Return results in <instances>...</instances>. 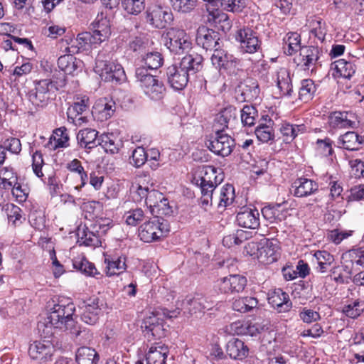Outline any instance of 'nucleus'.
<instances>
[{
    "label": "nucleus",
    "instance_id": "2f4dec72",
    "mask_svg": "<svg viewBox=\"0 0 364 364\" xmlns=\"http://www.w3.org/2000/svg\"><path fill=\"white\" fill-rule=\"evenodd\" d=\"M168 353V347L162 343L151 346L146 356L147 364H164Z\"/></svg>",
    "mask_w": 364,
    "mask_h": 364
},
{
    "label": "nucleus",
    "instance_id": "603ef678",
    "mask_svg": "<svg viewBox=\"0 0 364 364\" xmlns=\"http://www.w3.org/2000/svg\"><path fill=\"white\" fill-rule=\"evenodd\" d=\"M314 257L318 263V272L322 273L326 272L334 261L333 256L325 250L316 252Z\"/></svg>",
    "mask_w": 364,
    "mask_h": 364
},
{
    "label": "nucleus",
    "instance_id": "7ed1b4c3",
    "mask_svg": "<svg viewBox=\"0 0 364 364\" xmlns=\"http://www.w3.org/2000/svg\"><path fill=\"white\" fill-rule=\"evenodd\" d=\"M104 52L98 53L95 60V72L102 80L111 82H120L126 79L125 72L120 64L111 61Z\"/></svg>",
    "mask_w": 364,
    "mask_h": 364
},
{
    "label": "nucleus",
    "instance_id": "6e6552de",
    "mask_svg": "<svg viewBox=\"0 0 364 364\" xmlns=\"http://www.w3.org/2000/svg\"><path fill=\"white\" fill-rule=\"evenodd\" d=\"M176 308L175 309H162V314L168 318H176L181 310L184 309L185 313L193 314L197 312H201L205 309H209L208 302L203 296H196L192 299H187L186 301H176Z\"/></svg>",
    "mask_w": 364,
    "mask_h": 364
},
{
    "label": "nucleus",
    "instance_id": "79ce46f5",
    "mask_svg": "<svg viewBox=\"0 0 364 364\" xmlns=\"http://www.w3.org/2000/svg\"><path fill=\"white\" fill-rule=\"evenodd\" d=\"M235 198V188L230 184H225L220 188L219 194L217 196L218 205L219 208H226L230 205Z\"/></svg>",
    "mask_w": 364,
    "mask_h": 364
},
{
    "label": "nucleus",
    "instance_id": "58836bf2",
    "mask_svg": "<svg viewBox=\"0 0 364 364\" xmlns=\"http://www.w3.org/2000/svg\"><path fill=\"white\" fill-rule=\"evenodd\" d=\"M98 360V354L92 348L82 346L76 352V361L78 364H96Z\"/></svg>",
    "mask_w": 364,
    "mask_h": 364
},
{
    "label": "nucleus",
    "instance_id": "39448f33",
    "mask_svg": "<svg viewBox=\"0 0 364 364\" xmlns=\"http://www.w3.org/2000/svg\"><path fill=\"white\" fill-rule=\"evenodd\" d=\"M165 46L174 54H183L191 50L192 43L189 36L183 29L168 28L163 35Z\"/></svg>",
    "mask_w": 364,
    "mask_h": 364
},
{
    "label": "nucleus",
    "instance_id": "338daca9",
    "mask_svg": "<svg viewBox=\"0 0 364 364\" xmlns=\"http://www.w3.org/2000/svg\"><path fill=\"white\" fill-rule=\"evenodd\" d=\"M151 213L153 215H156V217L161 218L162 215H170L172 213V209L168 204V200L164 196V199L158 203Z\"/></svg>",
    "mask_w": 364,
    "mask_h": 364
},
{
    "label": "nucleus",
    "instance_id": "ea45409f",
    "mask_svg": "<svg viewBox=\"0 0 364 364\" xmlns=\"http://www.w3.org/2000/svg\"><path fill=\"white\" fill-rule=\"evenodd\" d=\"M232 55L225 50L216 48L214 49L210 60L213 65L217 69H227L230 63L232 62Z\"/></svg>",
    "mask_w": 364,
    "mask_h": 364
},
{
    "label": "nucleus",
    "instance_id": "ddd939ff",
    "mask_svg": "<svg viewBox=\"0 0 364 364\" xmlns=\"http://www.w3.org/2000/svg\"><path fill=\"white\" fill-rule=\"evenodd\" d=\"M99 298L93 296L82 301L80 304V319L88 325H95L99 320L101 309Z\"/></svg>",
    "mask_w": 364,
    "mask_h": 364
},
{
    "label": "nucleus",
    "instance_id": "5fc2aeb1",
    "mask_svg": "<svg viewBox=\"0 0 364 364\" xmlns=\"http://www.w3.org/2000/svg\"><path fill=\"white\" fill-rule=\"evenodd\" d=\"M240 118L243 126L252 127L257 117V110L252 105H245L240 111Z\"/></svg>",
    "mask_w": 364,
    "mask_h": 364
},
{
    "label": "nucleus",
    "instance_id": "69168bd1",
    "mask_svg": "<svg viewBox=\"0 0 364 364\" xmlns=\"http://www.w3.org/2000/svg\"><path fill=\"white\" fill-rule=\"evenodd\" d=\"M311 33L317 38L320 41H323L326 34V24L321 19L314 20L311 23Z\"/></svg>",
    "mask_w": 364,
    "mask_h": 364
},
{
    "label": "nucleus",
    "instance_id": "e433bc0d",
    "mask_svg": "<svg viewBox=\"0 0 364 364\" xmlns=\"http://www.w3.org/2000/svg\"><path fill=\"white\" fill-rule=\"evenodd\" d=\"M352 114L348 112H334L329 116V124L334 128L351 127L355 122L350 118Z\"/></svg>",
    "mask_w": 364,
    "mask_h": 364
},
{
    "label": "nucleus",
    "instance_id": "393cba45",
    "mask_svg": "<svg viewBox=\"0 0 364 364\" xmlns=\"http://www.w3.org/2000/svg\"><path fill=\"white\" fill-rule=\"evenodd\" d=\"M318 190V183L314 180L306 178H299L292 184L293 194L296 197H307L315 193Z\"/></svg>",
    "mask_w": 364,
    "mask_h": 364
},
{
    "label": "nucleus",
    "instance_id": "a211bd4d",
    "mask_svg": "<svg viewBox=\"0 0 364 364\" xmlns=\"http://www.w3.org/2000/svg\"><path fill=\"white\" fill-rule=\"evenodd\" d=\"M219 40L218 33L213 29L200 26L197 30L196 43L206 50L216 48L219 46Z\"/></svg>",
    "mask_w": 364,
    "mask_h": 364
},
{
    "label": "nucleus",
    "instance_id": "f03ea898",
    "mask_svg": "<svg viewBox=\"0 0 364 364\" xmlns=\"http://www.w3.org/2000/svg\"><path fill=\"white\" fill-rule=\"evenodd\" d=\"M223 178L221 169L213 166H203L193 177V182L200 189V203L205 210L213 205V191Z\"/></svg>",
    "mask_w": 364,
    "mask_h": 364
},
{
    "label": "nucleus",
    "instance_id": "6ab92c4d",
    "mask_svg": "<svg viewBox=\"0 0 364 364\" xmlns=\"http://www.w3.org/2000/svg\"><path fill=\"white\" fill-rule=\"evenodd\" d=\"M90 30L97 42L100 44L108 39L111 34L109 20L103 14H98L90 25Z\"/></svg>",
    "mask_w": 364,
    "mask_h": 364
},
{
    "label": "nucleus",
    "instance_id": "a18cd8bd",
    "mask_svg": "<svg viewBox=\"0 0 364 364\" xmlns=\"http://www.w3.org/2000/svg\"><path fill=\"white\" fill-rule=\"evenodd\" d=\"M332 65H333L337 74L344 78H350L355 73V65L350 61L345 59H339L336 60Z\"/></svg>",
    "mask_w": 364,
    "mask_h": 364
},
{
    "label": "nucleus",
    "instance_id": "4c0bfd02",
    "mask_svg": "<svg viewBox=\"0 0 364 364\" xmlns=\"http://www.w3.org/2000/svg\"><path fill=\"white\" fill-rule=\"evenodd\" d=\"M236 109L233 107H228L223 109L215 117V127L220 126V129L228 128L236 119Z\"/></svg>",
    "mask_w": 364,
    "mask_h": 364
},
{
    "label": "nucleus",
    "instance_id": "cd10ccee",
    "mask_svg": "<svg viewBox=\"0 0 364 364\" xmlns=\"http://www.w3.org/2000/svg\"><path fill=\"white\" fill-rule=\"evenodd\" d=\"M338 144L346 150L357 151L364 144V136L355 132H347L338 138Z\"/></svg>",
    "mask_w": 364,
    "mask_h": 364
},
{
    "label": "nucleus",
    "instance_id": "a878e982",
    "mask_svg": "<svg viewBox=\"0 0 364 364\" xmlns=\"http://www.w3.org/2000/svg\"><path fill=\"white\" fill-rule=\"evenodd\" d=\"M319 58V50L317 47L306 46L300 49L298 65L304 70H314V66Z\"/></svg>",
    "mask_w": 364,
    "mask_h": 364
},
{
    "label": "nucleus",
    "instance_id": "7c9ffc66",
    "mask_svg": "<svg viewBox=\"0 0 364 364\" xmlns=\"http://www.w3.org/2000/svg\"><path fill=\"white\" fill-rule=\"evenodd\" d=\"M203 58L201 55L193 53L184 56L178 65L185 70L186 73L195 74L200 71L203 68Z\"/></svg>",
    "mask_w": 364,
    "mask_h": 364
},
{
    "label": "nucleus",
    "instance_id": "09e8293b",
    "mask_svg": "<svg viewBox=\"0 0 364 364\" xmlns=\"http://www.w3.org/2000/svg\"><path fill=\"white\" fill-rule=\"evenodd\" d=\"M316 92V85L311 79L303 80L299 88V99L304 102H308L313 98Z\"/></svg>",
    "mask_w": 364,
    "mask_h": 364
},
{
    "label": "nucleus",
    "instance_id": "f8f14e48",
    "mask_svg": "<svg viewBox=\"0 0 364 364\" xmlns=\"http://www.w3.org/2000/svg\"><path fill=\"white\" fill-rule=\"evenodd\" d=\"M55 353V347L49 341H36L30 344L28 355L32 360L40 363L51 360Z\"/></svg>",
    "mask_w": 364,
    "mask_h": 364
},
{
    "label": "nucleus",
    "instance_id": "4d7b16f0",
    "mask_svg": "<svg viewBox=\"0 0 364 364\" xmlns=\"http://www.w3.org/2000/svg\"><path fill=\"white\" fill-rule=\"evenodd\" d=\"M284 41L285 45L288 47L286 53L289 55L301 48L300 36L297 33H289Z\"/></svg>",
    "mask_w": 364,
    "mask_h": 364
},
{
    "label": "nucleus",
    "instance_id": "c756f323",
    "mask_svg": "<svg viewBox=\"0 0 364 364\" xmlns=\"http://www.w3.org/2000/svg\"><path fill=\"white\" fill-rule=\"evenodd\" d=\"M98 132L93 129H84L78 132L77 140L81 148L91 149L98 146Z\"/></svg>",
    "mask_w": 364,
    "mask_h": 364
},
{
    "label": "nucleus",
    "instance_id": "f704fd0d",
    "mask_svg": "<svg viewBox=\"0 0 364 364\" xmlns=\"http://www.w3.org/2000/svg\"><path fill=\"white\" fill-rule=\"evenodd\" d=\"M69 136L65 127L56 129L50 137L46 146L50 150H56L68 146Z\"/></svg>",
    "mask_w": 364,
    "mask_h": 364
},
{
    "label": "nucleus",
    "instance_id": "c03bdc74",
    "mask_svg": "<svg viewBox=\"0 0 364 364\" xmlns=\"http://www.w3.org/2000/svg\"><path fill=\"white\" fill-rule=\"evenodd\" d=\"M232 328L237 335L256 336L260 332L257 324L250 322L237 321L232 324Z\"/></svg>",
    "mask_w": 364,
    "mask_h": 364
},
{
    "label": "nucleus",
    "instance_id": "72a5a7b5",
    "mask_svg": "<svg viewBox=\"0 0 364 364\" xmlns=\"http://www.w3.org/2000/svg\"><path fill=\"white\" fill-rule=\"evenodd\" d=\"M279 132L285 143L291 142L297 136L306 132V127L304 124H291L284 122L281 124Z\"/></svg>",
    "mask_w": 364,
    "mask_h": 364
},
{
    "label": "nucleus",
    "instance_id": "bf43d9fd",
    "mask_svg": "<svg viewBox=\"0 0 364 364\" xmlns=\"http://www.w3.org/2000/svg\"><path fill=\"white\" fill-rule=\"evenodd\" d=\"M73 266L75 269L88 276L95 277L98 274L95 265L84 258L80 260H75Z\"/></svg>",
    "mask_w": 364,
    "mask_h": 364
},
{
    "label": "nucleus",
    "instance_id": "3c124183",
    "mask_svg": "<svg viewBox=\"0 0 364 364\" xmlns=\"http://www.w3.org/2000/svg\"><path fill=\"white\" fill-rule=\"evenodd\" d=\"M123 10L131 15H138L145 8V0H121Z\"/></svg>",
    "mask_w": 364,
    "mask_h": 364
},
{
    "label": "nucleus",
    "instance_id": "aec40b11",
    "mask_svg": "<svg viewBox=\"0 0 364 364\" xmlns=\"http://www.w3.org/2000/svg\"><path fill=\"white\" fill-rule=\"evenodd\" d=\"M168 82L176 90H183L188 82V73L178 64L168 67L166 70Z\"/></svg>",
    "mask_w": 364,
    "mask_h": 364
},
{
    "label": "nucleus",
    "instance_id": "4be33fe9",
    "mask_svg": "<svg viewBox=\"0 0 364 364\" xmlns=\"http://www.w3.org/2000/svg\"><path fill=\"white\" fill-rule=\"evenodd\" d=\"M236 219L237 224L245 228L256 229L259 226V213L256 208H242Z\"/></svg>",
    "mask_w": 364,
    "mask_h": 364
},
{
    "label": "nucleus",
    "instance_id": "1a4fd4ad",
    "mask_svg": "<svg viewBox=\"0 0 364 364\" xmlns=\"http://www.w3.org/2000/svg\"><path fill=\"white\" fill-rule=\"evenodd\" d=\"M207 147L215 154L222 157L229 156L235 147V140L223 130L218 129L215 136L205 142Z\"/></svg>",
    "mask_w": 364,
    "mask_h": 364
},
{
    "label": "nucleus",
    "instance_id": "423d86ee",
    "mask_svg": "<svg viewBox=\"0 0 364 364\" xmlns=\"http://www.w3.org/2000/svg\"><path fill=\"white\" fill-rule=\"evenodd\" d=\"M169 232L168 224L159 217L144 223L139 230V237L145 242H151L159 240Z\"/></svg>",
    "mask_w": 364,
    "mask_h": 364
},
{
    "label": "nucleus",
    "instance_id": "473e14b6",
    "mask_svg": "<svg viewBox=\"0 0 364 364\" xmlns=\"http://www.w3.org/2000/svg\"><path fill=\"white\" fill-rule=\"evenodd\" d=\"M226 351L231 358L242 360L247 356L249 348L241 340L233 338L227 343Z\"/></svg>",
    "mask_w": 364,
    "mask_h": 364
},
{
    "label": "nucleus",
    "instance_id": "0eeeda50",
    "mask_svg": "<svg viewBox=\"0 0 364 364\" xmlns=\"http://www.w3.org/2000/svg\"><path fill=\"white\" fill-rule=\"evenodd\" d=\"M34 87L28 94L29 101L35 106L46 107L51 99L54 84L50 79L35 80Z\"/></svg>",
    "mask_w": 364,
    "mask_h": 364
},
{
    "label": "nucleus",
    "instance_id": "37998d69",
    "mask_svg": "<svg viewBox=\"0 0 364 364\" xmlns=\"http://www.w3.org/2000/svg\"><path fill=\"white\" fill-rule=\"evenodd\" d=\"M105 262L107 263V274L112 276L119 274L124 272L126 269V259L124 257L106 258Z\"/></svg>",
    "mask_w": 364,
    "mask_h": 364
},
{
    "label": "nucleus",
    "instance_id": "4468645a",
    "mask_svg": "<svg viewBox=\"0 0 364 364\" xmlns=\"http://www.w3.org/2000/svg\"><path fill=\"white\" fill-rule=\"evenodd\" d=\"M236 40L240 44L243 52L255 53L261 46L257 33L250 28H242L237 30L235 36Z\"/></svg>",
    "mask_w": 364,
    "mask_h": 364
},
{
    "label": "nucleus",
    "instance_id": "8fccbe9b",
    "mask_svg": "<svg viewBox=\"0 0 364 364\" xmlns=\"http://www.w3.org/2000/svg\"><path fill=\"white\" fill-rule=\"evenodd\" d=\"M163 58L159 52H151L142 58L144 65L140 67H144L146 70H156L163 65Z\"/></svg>",
    "mask_w": 364,
    "mask_h": 364
},
{
    "label": "nucleus",
    "instance_id": "052dcab7",
    "mask_svg": "<svg viewBox=\"0 0 364 364\" xmlns=\"http://www.w3.org/2000/svg\"><path fill=\"white\" fill-rule=\"evenodd\" d=\"M144 218V211L141 208L132 209L124 213V218L127 225L136 226Z\"/></svg>",
    "mask_w": 364,
    "mask_h": 364
},
{
    "label": "nucleus",
    "instance_id": "de8ad7c7",
    "mask_svg": "<svg viewBox=\"0 0 364 364\" xmlns=\"http://www.w3.org/2000/svg\"><path fill=\"white\" fill-rule=\"evenodd\" d=\"M352 269L348 265L336 266L331 270V277L338 284L348 283Z\"/></svg>",
    "mask_w": 364,
    "mask_h": 364
},
{
    "label": "nucleus",
    "instance_id": "e2e57ef3",
    "mask_svg": "<svg viewBox=\"0 0 364 364\" xmlns=\"http://www.w3.org/2000/svg\"><path fill=\"white\" fill-rule=\"evenodd\" d=\"M174 10L188 13L192 11L196 6V0H171Z\"/></svg>",
    "mask_w": 364,
    "mask_h": 364
},
{
    "label": "nucleus",
    "instance_id": "2eb2a0df",
    "mask_svg": "<svg viewBox=\"0 0 364 364\" xmlns=\"http://www.w3.org/2000/svg\"><path fill=\"white\" fill-rule=\"evenodd\" d=\"M159 312L146 317L142 323L141 328L145 336L149 338H161L165 336L164 320L159 317Z\"/></svg>",
    "mask_w": 364,
    "mask_h": 364
},
{
    "label": "nucleus",
    "instance_id": "49530a36",
    "mask_svg": "<svg viewBox=\"0 0 364 364\" xmlns=\"http://www.w3.org/2000/svg\"><path fill=\"white\" fill-rule=\"evenodd\" d=\"M258 301L252 296L240 297L232 303V309L235 311L245 313L251 311L257 306Z\"/></svg>",
    "mask_w": 364,
    "mask_h": 364
},
{
    "label": "nucleus",
    "instance_id": "13d9d810",
    "mask_svg": "<svg viewBox=\"0 0 364 364\" xmlns=\"http://www.w3.org/2000/svg\"><path fill=\"white\" fill-rule=\"evenodd\" d=\"M67 168L73 173H76L79 175L81 183L80 187H82L86 184L87 180V175L82 166L81 162L78 159H73L67 164Z\"/></svg>",
    "mask_w": 364,
    "mask_h": 364
},
{
    "label": "nucleus",
    "instance_id": "9b49d317",
    "mask_svg": "<svg viewBox=\"0 0 364 364\" xmlns=\"http://www.w3.org/2000/svg\"><path fill=\"white\" fill-rule=\"evenodd\" d=\"M90 106L89 98L84 95L77 97L75 101L68 108L67 116L70 123L77 127L87 124L89 118L84 115Z\"/></svg>",
    "mask_w": 364,
    "mask_h": 364
},
{
    "label": "nucleus",
    "instance_id": "774afa93",
    "mask_svg": "<svg viewBox=\"0 0 364 364\" xmlns=\"http://www.w3.org/2000/svg\"><path fill=\"white\" fill-rule=\"evenodd\" d=\"M250 85L246 84L242 89V95L245 96V101H250L256 99L259 94V88L256 82H250Z\"/></svg>",
    "mask_w": 364,
    "mask_h": 364
},
{
    "label": "nucleus",
    "instance_id": "5701e85b",
    "mask_svg": "<svg viewBox=\"0 0 364 364\" xmlns=\"http://www.w3.org/2000/svg\"><path fill=\"white\" fill-rule=\"evenodd\" d=\"M97 227L101 228V225L95 224L92 230H89L85 225L80 226L77 228V242L80 245L96 247L100 244V232L97 230Z\"/></svg>",
    "mask_w": 364,
    "mask_h": 364
},
{
    "label": "nucleus",
    "instance_id": "0e129e2a",
    "mask_svg": "<svg viewBox=\"0 0 364 364\" xmlns=\"http://www.w3.org/2000/svg\"><path fill=\"white\" fill-rule=\"evenodd\" d=\"M364 309L363 304L354 301L352 304L343 307V312L348 317L355 318L360 315Z\"/></svg>",
    "mask_w": 364,
    "mask_h": 364
},
{
    "label": "nucleus",
    "instance_id": "9d476101",
    "mask_svg": "<svg viewBox=\"0 0 364 364\" xmlns=\"http://www.w3.org/2000/svg\"><path fill=\"white\" fill-rule=\"evenodd\" d=\"M146 18L152 27L162 29L173 21V16L171 11L168 7L153 4L147 9Z\"/></svg>",
    "mask_w": 364,
    "mask_h": 364
},
{
    "label": "nucleus",
    "instance_id": "20e7f679",
    "mask_svg": "<svg viewBox=\"0 0 364 364\" xmlns=\"http://www.w3.org/2000/svg\"><path fill=\"white\" fill-rule=\"evenodd\" d=\"M135 75L145 95L150 99L159 100L164 97L166 90L164 83L156 76L149 74L144 67H138Z\"/></svg>",
    "mask_w": 364,
    "mask_h": 364
},
{
    "label": "nucleus",
    "instance_id": "412c9836",
    "mask_svg": "<svg viewBox=\"0 0 364 364\" xmlns=\"http://www.w3.org/2000/svg\"><path fill=\"white\" fill-rule=\"evenodd\" d=\"M115 112V102L107 98L97 100L92 109V116L98 121L104 122L109 119Z\"/></svg>",
    "mask_w": 364,
    "mask_h": 364
},
{
    "label": "nucleus",
    "instance_id": "f257e3e1",
    "mask_svg": "<svg viewBox=\"0 0 364 364\" xmlns=\"http://www.w3.org/2000/svg\"><path fill=\"white\" fill-rule=\"evenodd\" d=\"M75 312L74 304L71 302L65 304L59 302L54 304L50 309L46 321V328H58L63 331H68L76 336H80L81 331L76 326L73 319Z\"/></svg>",
    "mask_w": 364,
    "mask_h": 364
},
{
    "label": "nucleus",
    "instance_id": "bb28decb",
    "mask_svg": "<svg viewBox=\"0 0 364 364\" xmlns=\"http://www.w3.org/2000/svg\"><path fill=\"white\" fill-rule=\"evenodd\" d=\"M99 44L91 32H82L79 33L77 38L72 41L70 46L67 48L69 53H75L80 50H88L92 45Z\"/></svg>",
    "mask_w": 364,
    "mask_h": 364
},
{
    "label": "nucleus",
    "instance_id": "c9c22d12",
    "mask_svg": "<svg viewBox=\"0 0 364 364\" xmlns=\"http://www.w3.org/2000/svg\"><path fill=\"white\" fill-rule=\"evenodd\" d=\"M276 82L281 94L290 96L292 92V84L289 70L284 68H279L276 74Z\"/></svg>",
    "mask_w": 364,
    "mask_h": 364
},
{
    "label": "nucleus",
    "instance_id": "680f3d73",
    "mask_svg": "<svg viewBox=\"0 0 364 364\" xmlns=\"http://www.w3.org/2000/svg\"><path fill=\"white\" fill-rule=\"evenodd\" d=\"M221 7L228 11L240 12L245 6V0H217Z\"/></svg>",
    "mask_w": 364,
    "mask_h": 364
},
{
    "label": "nucleus",
    "instance_id": "dca6fc26",
    "mask_svg": "<svg viewBox=\"0 0 364 364\" xmlns=\"http://www.w3.org/2000/svg\"><path fill=\"white\" fill-rule=\"evenodd\" d=\"M246 285V277L239 274H231L217 281L219 290L224 294L241 292Z\"/></svg>",
    "mask_w": 364,
    "mask_h": 364
},
{
    "label": "nucleus",
    "instance_id": "6e6d98bb",
    "mask_svg": "<svg viewBox=\"0 0 364 364\" xmlns=\"http://www.w3.org/2000/svg\"><path fill=\"white\" fill-rule=\"evenodd\" d=\"M343 259H349L352 264L364 266V247L348 250L343 255Z\"/></svg>",
    "mask_w": 364,
    "mask_h": 364
},
{
    "label": "nucleus",
    "instance_id": "f3484780",
    "mask_svg": "<svg viewBox=\"0 0 364 364\" xmlns=\"http://www.w3.org/2000/svg\"><path fill=\"white\" fill-rule=\"evenodd\" d=\"M277 242L274 240L263 239L260 241V249L257 260L264 264H269L277 261L279 256Z\"/></svg>",
    "mask_w": 364,
    "mask_h": 364
},
{
    "label": "nucleus",
    "instance_id": "864d4df0",
    "mask_svg": "<svg viewBox=\"0 0 364 364\" xmlns=\"http://www.w3.org/2000/svg\"><path fill=\"white\" fill-rule=\"evenodd\" d=\"M98 145L101 146L107 153L115 154L119 150V144L116 143L112 134H102L98 138Z\"/></svg>",
    "mask_w": 364,
    "mask_h": 364
},
{
    "label": "nucleus",
    "instance_id": "c85d7f7f",
    "mask_svg": "<svg viewBox=\"0 0 364 364\" xmlns=\"http://www.w3.org/2000/svg\"><path fill=\"white\" fill-rule=\"evenodd\" d=\"M58 68L65 74L75 75L81 70L82 62L73 55L68 54L60 56L58 60Z\"/></svg>",
    "mask_w": 364,
    "mask_h": 364
},
{
    "label": "nucleus",
    "instance_id": "b1692460",
    "mask_svg": "<svg viewBox=\"0 0 364 364\" xmlns=\"http://www.w3.org/2000/svg\"><path fill=\"white\" fill-rule=\"evenodd\" d=\"M269 304L279 312H287L291 308V301L288 294L281 289H276L268 293Z\"/></svg>",
    "mask_w": 364,
    "mask_h": 364
},
{
    "label": "nucleus",
    "instance_id": "a19ab883",
    "mask_svg": "<svg viewBox=\"0 0 364 364\" xmlns=\"http://www.w3.org/2000/svg\"><path fill=\"white\" fill-rule=\"evenodd\" d=\"M274 122L269 119L267 124L260 123L255 129V133L257 139L262 143H267L274 139L273 129Z\"/></svg>",
    "mask_w": 364,
    "mask_h": 364
}]
</instances>
